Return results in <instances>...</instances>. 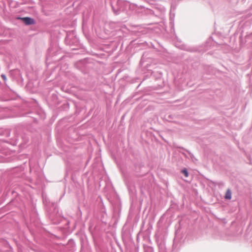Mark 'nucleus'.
I'll return each instance as SVG.
<instances>
[{"label": "nucleus", "instance_id": "nucleus-3", "mask_svg": "<svg viewBox=\"0 0 252 252\" xmlns=\"http://www.w3.org/2000/svg\"><path fill=\"white\" fill-rule=\"evenodd\" d=\"M182 173L184 174L186 177H188L189 176V174L187 169H184L182 170Z\"/></svg>", "mask_w": 252, "mask_h": 252}, {"label": "nucleus", "instance_id": "nucleus-4", "mask_svg": "<svg viewBox=\"0 0 252 252\" xmlns=\"http://www.w3.org/2000/svg\"><path fill=\"white\" fill-rule=\"evenodd\" d=\"M1 77L4 80H6V76H5V75L2 74V75H1Z\"/></svg>", "mask_w": 252, "mask_h": 252}, {"label": "nucleus", "instance_id": "nucleus-2", "mask_svg": "<svg viewBox=\"0 0 252 252\" xmlns=\"http://www.w3.org/2000/svg\"><path fill=\"white\" fill-rule=\"evenodd\" d=\"M231 198V192L229 189H227L225 195V198L227 199H230Z\"/></svg>", "mask_w": 252, "mask_h": 252}, {"label": "nucleus", "instance_id": "nucleus-1", "mask_svg": "<svg viewBox=\"0 0 252 252\" xmlns=\"http://www.w3.org/2000/svg\"><path fill=\"white\" fill-rule=\"evenodd\" d=\"M21 19L26 25H28L33 24L34 23V20L29 17L21 18Z\"/></svg>", "mask_w": 252, "mask_h": 252}]
</instances>
